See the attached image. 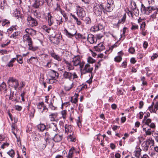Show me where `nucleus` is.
Here are the masks:
<instances>
[{
  "instance_id": "nucleus-8",
  "label": "nucleus",
  "mask_w": 158,
  "mask_h": 158,
  "mask_svg": "<svg viewBox=\"0 0 158 158\" xmlns=\"http://www.w3.org/2000/svg\"><path fill=\"white\" fill-rule=\"evenodd\" d=\"M93 69V67L91 66L89 64H86L85 67L84 69L82 70V73H91Z\"/></svg>"
},
{
  "instance_id": "nucleus-58",
  "label": "nucleus",
  "mask_w": 158,
  "mask_h": 158,
  "mask_svg": "<svg viewBox=\"0 0 158 158\" xmlns=\"http://www.w3.org/2000/svg\"><path fill=\"white\" fill-rule=\"evenodd\" d=\"M138 28V26H135L133 25L132 27H131V29L132 30H135L136 29H137Z\"/></svg>"
},
{
  "instance_id": "nucleus-29",
  "label": "nucleus",
  "mask_w": 158,
  "mask_h": 158,
  "mask_svg": "<svg viewBox=\"0 0 158 158\" xmlns=\"http://www.w3.org/2000/svg\"><path fill=\"white\" fill-rule=\"evenodd\" d=\"M74 150V148L73 147L71 148L70 150L68 156V157L69 158H71L72 157L73 155V151Z\"/></svg>"
},
{
  "instance_id": "nucleus-41",
  "label": "nucleus",
  "mask_w": 158,
  "mask_h": 158,
  "mask_svg": "<svg viewBox=\"0 0 158 158\" xmlns=\"http://www.w3.org/2000/svg\"><path fill=\"white\" fill-rule=\"evenodd\" d=\"M78 95H77L76 97L72 98L71 100V102L73 103H76L77 101V97Z\"/></svg>"
},
{
  "instance_id": "nucleus-62",
  "label": "nucleus",
  "mask_w": 158,
  "mask_h": 158,
  "mask_svg": "<svg viewBox=\"0 0 158 158\" xmlns=\"http://www.w3.org/2000/svg\"><path fill=\"white\" fill-rule=\"evenodd\" d=\"M131 62L132 63L134 64L135 62L136 61L134 58H131Z\"/></svg>"
},
{
  "instance_id": "nucleus-13",
  "label": "nucleus",
  "mask_w": 158,
  "mask_h": 158,
  "mask_svg": "<svg viewBox=\"0 0 158 158\" xmlns=\"http://www.w3.org/2000/svg\"><path fill=\"white\" fill-rule=\"evenodd\" d=\"M26 34L28 35H30L32 36L35 35L36 34V31L32 29L27 28L25 30Z\"/></svg>"
},
{
  "instance_id": "nucleus-11",
  "label": "nucleus",
  "mask_w": 158,
  "mask_h": 158,
  "mask_svg": "<svg viewBox=\"0 0 158 158\" xmlns=\"http://www.w3.org/2000/svg\"><path fill=\"white\" fill-rule=\"evenodd\" d=\"M131 8L133 10V13L136 16H138V10L136 9V5L135 2H131Z\"/></svg>"
},
{
  "instance_id": "nucleus-28",
  "label": "nucleus",
  "mask_w": 158,
  "mask_h": 158,
  "mask_svg": "<svg viewBox=\"0 0 158 158\" xmlns=\"http://www.w3.org/2000/svg\"><path fill=\"white\" fill-rule=\"evenodd\" d=\"M154 102H152V105L149 107L148 110L150 111L151 113H156V110H155L153 108V105H154Z\"/></svg>"
},
{
  "instance_id": "nucleus-46",
  "label": "nucleus",
  "mask_w": 158,
  "mask_h": 158,
  "mask_svg": "<svg viewBox=\"0 0 158 158\" xmlns=\"http://www.w3.org/2000/svg\"><path fill=\"white\" fill-rule=\"evenodd\" d=\"M18 32H16L15 31H14L13 34L10 36L15 38L18 35Z\"/></svg>"
},
{
  "instance_id": "nucleus-34",
  "label": "nucleus",
  "mask_w": 158,
  "mask_h": 158,
  "mask_svg": "<svg viewBox=\"0 0 158 158\" xmlns=\"http://www.w3.org/2000/svg\"><path fill=\"white\" fill-rule=\"evenodd\" d=\"M38 128L41 131H43L45 129L46 127L44 124H40L38 126Z\"/></svg>"
},
{
  "instance_id": "nucleus-19",
  "label": "nucleus",
  "mask_w": 158,
  "mask_h": 158,
  "mask_svg": "<svg viewBox=\"0 0 158 158\" xmlns=\"http://www.w3.org/2000/svg\"><path fill=\"white\" fill-rule=\"evenodd\" d=\"M0 91L3 92L5 93L7 92L6 91V85L4 82H3L0 86Z\"/></svg>"
},
{
  "instance_id": "nucleus-55",
  "label": "nucleus",
  "mask_w": 158,
  "mask_h": 158,
  "mask_svg": "<svg viewBox=\"0 0 158 158\" xmlns=\"http://www.w3.org/2000/svg\"><path fill=\"white\" fill-rule=\"evenodd\" d=\"M148 46V43L147 42L144 41L143 44V46L144 48H146Z\"/></svg>"
},
{
  "instance_id": "nucleus-26",
  "label": "nucleus",
  "mask_w": 158,
  "mask_h": 158,
  "mask_svg": "<svg viewBox=\"0 0 158 158\" xmlns=\"http://www.w3.org/2000/svg\"><path fill=\"white\" fill-rule=\"evenodd\" d=\"M144 125H143V130L145 131V133L146 135H151L152 133V131L151 129L150 128L148 129L147 130L145 128H144L143 127Z\"/></svg>"
},
{
  "instance_id": "nucleus-44",
  "label": "nucleus",
  "mask_w": 158,
  "mask_h": 158,
  "mask_svg": "<svg viewBox=\"0 0 158 158\" xmlns=\"http://www.w3.org/2000/svg\"><path fill=\"white\" fill-rule=\"evenodd\" d=\"M14 15L15 16L18 17V18L21 17L19 12H18L17 11L15 12Z\"/></svg>"
},
{
  "instance_id": "nucleus-35",
  "label": "nucleus",
  "mask_w": 158,
  "mask_h": 158,
  "mask_svg": "<svg viewBox=\"0 0 158 158\" xmlns=\"http://www.w3.org/2000/svg\"><path fill=\"white\" fill-rule=\"evenodd\" d=\"M73 134H69V136L68 137V139L70 141H74L75 138L73 137L72 135Z\"/></svg>"
},
{
  "instance_id": "nucleus-27",
  "label": "nucleus",
  "mask_w": 158,
  "mask_h": 158,
  "mask_svg": "<svg viewBox=\"0 0 158 158\" xmlns=\"http://www.w3.org/2000/svg\"><path fill=\"white\" fill-rule=\"evenodd\" d=\"M6 93V96L7 97L6 98H8L9 99H12V97L13 96V93H11V91H9L8 92H7Z\"/></svg>"
},
{
  "instance_id": "nucleus-43",
  "label": "nucleus",
  "mask_w": 158,
  "mask_h": 158,
  "mask_svg": "<svg viewBox=\"0 0 158 158\" xmlns=\"http://www.w3.org/2000/svg\"><path fill=\"white\" fill-rule=\"evenodd\" d=\"M63 118L65 119L66 118V111L65 110H63L61 112Z\"/></svg>"
},
{
  "instance_id": "nucleus-12",
  "label": "nucleus",
  "mask_w": 158,
  "mask_h": 158,
  "mask_svg": "<svg viewBox=\"0 0 158 158\" xmlns=\"http://www.w3.org/2000/svg\"><path fill=\"white\" fill-rule=\"evenodd\" d=\"M65 133L67 134H73V128L71 125H66L65 126Z\"/></svg>"
},
{
  "instance_id": "nucleus-9",
  "label": "nucleus",
  "mask_w": 158,
  "mask_h": 158,
  "mask_svg": "<svg viewBox=\"0 0 158 158\" xmlns=\"http://www.w3.org/2000/svg\"><path fill=\"white\" fill-rule=\"evenodd\" d=\"M27 20L29 25L32 27L36 26L38 24L37 21L31 16H28Z\"/></svg>"
},
{
  "instance_id": "nucleus-30",
  "label": "nucleus",
  "mask_w": 158,
  "mask_h": 158,
  "mask_svg": "<svg viewBox=\"0 0 158 158\" xmlns=\"http://www.w3.org/2000/svg\"><path fill=\"white\" fill-rule=\"evenodd\" d=\"M51 56L52 57H53L54 58L58 61H60L61 60V58L60 56L55 54H52Z\"/></svg>"
},
{
  "instance_id": "nucleus-1",
  "label": "nucleus",
  "mask_w": 158,
  "mask_h": 158,
  "mask_svg": "<svg viewBox=\"0 0 158 158\" xmlns=\"http://www.w3.org/2000/svg\"><path fill=\"white\" fill-rule=\"evenodd\" d=\"M154 144V141L151 138H149L146 141L143 142L141 144V149L139 148V149L142 151H146L148 150V148L150 145L151 146H153Z\"/></svg>"
},
{
  "instance_id": "nucleus-61",
  "label": "nucleus",
  "mask_w": 158,
  "mask_h": 158,
  "mask_svg": "<svg viewBox=\"0 0 158 158\" xmlns=\"http://www.w3.org/2000/svg\"><path fill=\"white\" fill-rule=\"evenodd\" d=\"M157 14V12H155L154 13V14L152 15L151 16V17L153 18H156V15Z\"/></svg>"
},
{
  "instance_id": "nucleus-5",
  "label": "nucleus",
  "mask_w": 158,
  "mask_h": 158,
  "mask_svg": "<svg viewBox=\"0 0 158 158\" xmlns=\"http://www.w3.org/2000/svg\"><path fill=\"white\" fill-rule=\"evenodd\" d=\"M103 8L102 5L96 4L94 7V11L97 15H100L101 14L102 9Z\"/></svg>"
},
{
  "instance_id": "nucleus-20",
  "label": "nucleus",
  "mask_w": 158,
  "mask_h": 158,
  "mask_svg": "<svg viewBox=\"0 0 158 158\" xmlns=\"http://www.w3.org/2000/svg\"><path fill=\"white\" fill-rule=\"evenodd\" d=\"M52 38H53L54 40H55L56 43L59 42V40L61 39V37L60 33L56 34L55 36L52 35Z\"/></svg>"
},
{
  "instance_id": "nucleus-2",
  "label": "nucleus",
  "mask_w": 158,
  "mask_h": 158,
  "mask_svg": "<svg viewBox=\"0 0 158 158\" xmlns=\"http://www.w3.org/2000/svg\"><path fill=\"white\" fill-rule=\"evenodd\" d=\"M23 40L24 42H26L27 44H28V45L29 46L28 49L29 50L33 51H35L36 50V48H34L32 46V42L31 39L28 35L26 34L24 35L23 38Z\"/></svg>"
},
{
  "instance_id": "nucleus-49",
  "label": "nucleus",
  "mask_w": 158,
  "mask_h": 158,
  "mask_svg": "<svg viewBox=\"0 0 158 158\" xmlns=\"http://www.w3.org/2000/svg\"><path fill=\"white\" fill-rule=\"evenodd\" d=\"M158 55L156 54H153V56L151 57L152 60H154L155 58H156L158 57Z\"/></svg>"
},
{
  "instance_id": "nucleus-21",
  "label": "nucleus",
  "mask_w": 158,
  "mask_h": 158,
  "mask_svg": "<svg viewBox=\"0 0 158 158\" xmlns=\"http://www.w3.org/2000/svg\"><path fill=\"white\" fill-rule=\"evenodd\" d=\"M50 120L52 121H57L58 120L56 119L57 116V114L56 113H53L50 115Z\"/></svg>"
},
{
  "instance_id": "nucleus-51",
  "label": "nucleus",
  "mask_w": 158,
  "mask_h": 158,
  "mask_svg": "<svg viewBox=\"0 0 158 158\" xmlns=\"http://www.w3.org/2000/svg\"><path fill=\"white\" fill-rule=\"evenodd\" d=\"M129 51L130 53L133 54L135 52V49L133 48H131L129 49Z\"/></svg>"
},
{
  "instance_id": "nucleus-54",
  "label": "nucleus",
  "mask_w": 158,
  "mask_h": 158,
  "mask_svg": "<svg viewBox=\"0 0 158 158\" xmlns=\"http://www.w3.org/2000/svg\"><path fill=\"white\" fill-rule=\"evenodd\" d=\"M36 58L34 57H31L30 59H29L28 60L27 62L28 63H31V61L33 60V59H36Z\"/></svg>"
},
{
  "instance_id": "nucleus-7",
  "label": "nucleus",
  "mask_w": 158,
  "mask_h": 158,
  "mask_svg": "<svg viewBox=\"0 0 158 158\" xmlns=\"http://www.w3.org/2000/svg\"><path fill=\"white\" fill-rule=\"evenodd\" d=\"M77 13L79 17L83 18L85 15V11L81 7L79 6L77 7Z\"/></svg>"
},
{
  "instance_id": "nucleus-36",
  "label": "nucleus",
  "mask_w": 158,
  "mask_h": 158,
  "mask_svg": "<svg viewBox=\"0 0 158 158\" xmlns=\"http://www.w3.org/2000/svg\"><path fill=\"white\" fill-rule=\"evenodd\" d=\"M16 31V28L15 27H12L8 29L7 30V32L9 33H10L12 31L14 32Z\"/></svg>"
},
{
  "instance_id": "nucleus-6",
  "label": "nucleus",
  "mask_w": 158,
  "mask_h": 158,
  "mask_svg": "<svg viewBox=\"0 0 158 158\" xmlns=\"http://www.w3.org/2000/svg\"><path fill=\"white\" fill-rule=\"evenodd\" d=\"M144 121H145V124L149 126L152 129L155 128V124L154 123H152V120L150 118H147L146 116H144Z\"/></svg>"
},
{
  "instance_id": "nucleus-14",
  "label": "nucleus",
  "mask_w": 158,
  "mask_h": 158,
  "mask_svg": "<svg viewBox=\"0 0 158 158\" xmlns=\"http://www.w3.org/2000/svg\"><path fill=\"white\" fill-rule=\"evenodd\" d=\"M94 48L96 51L98 52H101L105 49V47L102 43L98 44L97 46H95Z\"/></svg>"
},
{
  "instance_id": "nucleus-3",
  "label": "nucleus",
  "mask_w": 158,
  "mask_h": 158,
  "mask_svg": "<svg viewBox=\"0 0 158 158\" xmlns=\"http://www.w3.org/2000/svg\"><path fill=\"white\" fill-rule=\"evenodd\" d=\"M72 62H73L74 65L77 66L79 65L81 68H82L84 64V63L83 62H81L80 58L79 56L74 57L73 59Z\"/></svg>"
},
{
  "instance_id": "nucleus-56",
  "label": "nucleus",
  "mask_w": 158,
  "mask_h": 158,
  "mask_svg": "<svg viewBox=\"0 0 158 158\" xmlns=\"http://www.w3.org/2000/svg\"><path fill=\"white\" fill-rule=\"evenodd\" d=\"M9 23V22L8 20H6L5 21H3L2 23V25L3 26H5L6 24H8Z\"/></svg>"
},
{
  "instance_id": "nucleus-15",
  "label": "nucleus",
  "mask_w": 158,
  "mask_h": 158,
  "mask_svg": "<svg viewBox=\"0 0 158 158\" xmlns=\"http://www.w3.org/2000/svg\"><path fill=\"white\" fill-rule=\"evenodd\" d=\"M140 30L142 31V34L144 36H145L146 34V32L144 31L145 28V22H142L141 23H140Z\"/></svg>"
},
{
  "instance_id": "nucleus-38",
  "label": "nucleus",
  "mask_w": 158,
  "mask_h": 158,
  "mask_svg": "<svg viewBox=\"0 0 158 158\" xmlns=\"http://www.w3.org/2000/svg\"><path fill=\"white\" fill-rule=\"evenodd\" d=\"M122 58L121 56H118L114 58V60L117 62H120L122 60Z\"/></svg>"
},
{
  "instance_id": "nucleus-60",
  "label": "nucleus",
  "mask_w": 158,
  "mask_h": 158,
  "mask_svg": "<svg viewBox=\"0 0 158 158\" xmlns=\"http://www.w3.org/2000/svg\"><path fill=\"white\" fill-rule=\"evenodd\" d=\"M0 52L1 54H6L7 51L6 50H1L0 51Z\"/></svg>"
},
{
  "instance_id": "nucleus-17",
  "label": "nucleus",
  "mask_w": 158,
  "mask_h": 158,
  "mask_svg": "<svg viewBox=\"0 0 158 158\" xmlns=\"http://www.w3.org/2000/svg\"><path fill=\"white\" fill-rule=\"evenodd\" d=\"M43 0H36L33 6L35 8H37L41 4H43Z\"/></svg>"
},
{
  "instance_id": "nucleus-24",
  "label": "nucleus",
  "mask_w": 158,
  "mask_h": 158,
  "mask_svg": "<svg viewBox=\"0 0 158 158\" xmlns=\"http://www.w3.org/2000/svg\"><path fill=\"white\" fill-rule=\"evenodd\" d=\"M140 82H141L142 85L144 86L147 85V82L145 77H141Z\"/></svg>"
},
{
  "instance_id": "nucleus-10",
  "label": "nucleus",
  "mask_w": 158,
  "mask_h": 158,
  "mask_svg": "<svg viewBox=\"0 0 158 158\" xmlns=\"http://www.w3.org/2000/svg\"><path fill=\"white\" fill-rule=\"evenodd\" d=\"M37 106L39 111H41L42 113H43L44 111L47 112L48 110V109L45 106H44V103L43 102L39 103Z\"/></svg>"
},
{
  "instance_id": "nucleus-18",
  "label": "nucleus",
  "mask_w": 158,
  "mask_h": 158,
  "mask_svg": "<svg viewBox=\"0 0 158 158\" xmlns=\"http://www.w3.org/2000/svg\"><path fill=\"white\" fill-rule=\"evenodd\" d=\"M62 139V135L56 134L53 138V140L55 142H59Z\"/></svg>"
},
{
  "instance_id": "nucleus-53",
  "label": "nucleus",
  "mask_w": 158,
  "mask_h": 158,
  "mask_svg": "<svg viewBox=\"0 0 158 158\" xmlns=\"http://www.w3.org/2000/svg\"><path fill=\"white\" fill-rule=\"evenodd\" d=\"M73 87V84H72L70 85V86L69 87L68 86H65V89L66 90L68 91L70 89H71L72 87Z\"/></svg>"
},
{
  "instance_id": "nucleus-32",
  "label": "nucleus",
  "mask_w": 158,
  "mask_h": 158,
  "mask_svg": "<svg viewBox=\"0 0 158 158\" xmlns=\"http://www.w3.org/2000/svg\"><path fill=\"white\" fill-rule=\"evenodd\" d=\"M64 61L65 63L67 64V67L69 69V70H71L73 69V66L70 63L65 60H64Z\"/></svg>"
},
{
  "instance_id": "nucleus-52",
  "label": "nucleus",
  "mask_w": 158,
  "mask_h": 158,
  "mask_svg": "<svg viewBox=\"0 0 158 158\" xmlns=\"http://www.w3.org/2000/svg\"><path fill=\"white\" fill-rule=\"evenodd\" d=\"M15 108L16 110L20 111L22 109V107L19 106H15Z\"/></svg>"
},
{
  "instance_id": "nucleus-16",
  "label": "nucleus",
  "mask_w": 158,
  "mask_h": 158,
  "mask_svg": "<svg viewBox=\"0 0 158 158\" xmlns=\"http://www.w3.org/2000/svg\"><path fill=\"white\" fill-rule=\"evenodd\" d=\"M87 40L90 44H93L94 43L95 40H96V39L94 38L93 35L89 34L88 36Z\"/></svg>"
},
{
  "instance_id": "nucleus-22",
  "label": "nucleus",
  "mask_w": 158,
  "mask_h": 158,
  "mask_svg": "<svg viewBox=\"0 0 158 158\" xmlns=\"http://www.w3.org/2000/svg\"><path fill=\"white\" fill-rule=\"evenodd\" d=\"M58 74L56 73L54 71H51L49 74V76L51 78L49 79V80H51L56 79V77L57 76Z\"/></svg>"
},
{
  "instance_id": "nucleus-42",
  "label": "nucleus",
  "mask_w": 158,
  "mask_h": 158,
  "mask_svg": "<svg viewBox=\"0 0 158 158\" xmlns=\"http://www.w3.org/2000/svg\"><path fill=\"white\" fill-rule=\"evenodd\" d=\"M140 10L142 13L145 14L146 12L145 8L144 6L141 7Z\"/></svg>"
},
{
  "instance_id": "nucleus-37",
  "label": "nucleus",
  "mask_w": 158,
  "mask_h": 158,
  "mask_svg": "<svg viewBox=\"0 0 158 158\" xmlns=\"http://www.w3.org/2000/svg\"><path fill=\"white\" fill-rule=\"evenodd\" d=\"M8 154L12 157H14L15 154V152L13 150H11L8 152Z\"/></svg>"
},
{
  "instance_id": "nucleus-63",
  "label": "nucleus",
  "mask_w": 158,
  "mask_h": 158,
  "mask_svg": "<svg viewBox=\"0 0 158 158\" xmlns=\"http://www.w3.org/2000/svg\"><path fill=\"white\" fill-rule=\"evenodd\" d=\"M13 66V63L11 61L9 62L8 64V66L9 67H12Z\"/></svg>"
},
{
  "instance_id": "nucleus-23",
  "label": "nucleus",
  "mask_w": 158,
  "mask_h": 158,
  "mask_svg": "<svg viewBox=\"0 0 158 158\" xmlns=\"http://www.w3.org/2000/svg\"><path fill=\"white\" fill-rule=\"evenodd\" d=\"M72 76V74L71 73L67 72H65L63 74L64 77L65 78L69 79V80H70Z\"/></svg>"
},
{
  "instance_id": "nucleus-59",
  "label": "nucleus",
  "mask_w": 158,
  "mask_h": 158,
  "mask_svg": "<svg viewBox=\"0 0 158 158\" xmlns=\"http://www.w3.org/2000/svg\"><path fill=\"white\" fill-rule=\"evenodd\" d=\"M49 107L52 110H55L56 108V107L53 106L52 104L49 105Z\"/></svg>"
},
{
  "instance_id": "nucleus-40",
  "label": "nucleus",
  "mask_w": 158,
  "mask_h": 158,
  "mask_svg": "<svg viewBox=\"0 0 158 158\" xmlns=\"http://www.w3.org/2000/svg\"><path fill=\"white\" fill-rule=\"evenodd\" d=\"M88 61L89 63H93L95 62V60H94L91 57H89L88 58Z\"/></svg>"
},
{
  "instance_id": "nucleus-57",
  "label": "nucleus",
  "mask_w": 158,
  "mask_h": 158,
  "mask_svg": "<svg viewBox=\"0 0 158 158\" xmlns=\"http://www.w3.org/2000/svg\"><path fill=\"white\" fill-rule=\"evenodd\" d=\"M139 104L140 106H139V108H142L143 106L144 105L143 102L142 101H140L139 103Z\"/></svg>"
},
{
  "instance_id": "nucleus-39",
  "label": "nucleus",
  "mask_w": 158,
  "mask_h": 158,
  "mask_svg": "<svg viewBox=\"0 0 158 158\" xmlns=\"http://www.w3.org/2000/svg\"><path fill=\"white\" fill-rule=\"evenodd\" d=\"M107 3L109 6H110L112 7L114 6V1L113 0H108Z\"/></svg>"
},
{
  "instance_id": "nucleus-33",
  "label": "nucleus",
  "mask_w": 158,
  "mask_h": 158,
  "mask_svg": "<svg viewBox=\"0 0 158 158\" xmlns=\"http://www.w3.org/2000/svg\"><path fill=\"white\" fill-rule=\"evenodd\" d=\"M16 58L17 61H18L19 63L20 64L23 63V58L20 55L17 56Z\"/></svg>"
},
{
  "instance_id": "nucleus-48",
  "label": "nucleus",
  "mask_w": 158,
  "mask_h": 158,
  "mask_svg": "<svg viewBox=\"0 0 158 158\" xmlns=\"http://www.w3.org/2000/svg\"><path fill=\"white\" fill-rule=\"evenodd\" d=\"M45 134V139L47 141V140H48L49 139V137L50 136L49 135V133L48 132L46 133Z\"/></svg>"
},
{
  "instance_id": "nucleus-45",
  "label": "nucleus",
  "mask_w": 158,
  "mask_h": 158,
  "mask_svg": "<svg viewBox=\"0 0 158 158\" xmlns=\"http://www.w3.org/2000/svg\"><path fill=\"white\" fill-rule=\"evenodd\" d=\"M91 29L93 31H98L99 30V28L97 26H94L91 28Z\"/></svg>"
},
{
  "instance_id": "nucleus-4",
  "label": "nucleus",
  "mask_w": 158,
  "mask_h": 158,
  "mask_svg": "<svg viewBox=\"0 0 158 158\" xmlns=\"http://www.w3.org/2000/svg\"><path fill=\"white\" fill-rule=\"evenodd\" d=\"M7 83L9 86L14 88L15 89H16L19 85L18 81L13 77H10Z\"/></svg>"
},
{
  "instance_id": "nucleus-50",
  "label": "nucleus",
  "mask_w": 158,
  "mask_h": 158,
  "mask_svg": "<svg viewBox=\"0 0 158 158\" xmlns=\"http://www.w3.org/2000/svg\"><path fill=\"white\" fill-rule=\"evenodd\" d=\"M154 109L155 110H156V111L157 110H158V102H157L156 103V104L154 105Z\"/></svg>"
},
{
  "instance_id": "nucleus-47",
  "label": "nucleus",
  "mask_w": 158,
  "mask_h": 158,
  "mask_svg": "<svg viewBox=\"0 0 158 158\" xmlns=\"http://www.w3.org/2000/svg\"><path fill=\"white\" fill-rule=\"evenodd\" d=\"M111 6H108L106 8V10L108 12H110L112 10V8L111 7Z\"/></svg>"
},
{
  "instance_id": "nucleus-64",
  "label": "nucleus",
  "mask_w": 158,
  "mask_h": 158,
  "mask_svg": "<svg viewBox=\"0 0 158 158\" xmlns=\"http://www.w3.org/2000/svg\"><path fill=\"white\" fill-rule=\"evenodd\" d=\"M126 120V118L125 117H122L121 118V120L122 123L124 122Z\"/></svg>"
},
{
  "instance_id": "nucleus-25",
  "label": "nucleus",
  "mask_w": 158,
  "mask_h": 158,
  "mask_svg": "<svg viewBox=\"0 0 158 158\" xmlns=\"http://www.w3.org/2000/svg\"><path fill=\"white\" fill-rule=\"evenodd\" d=\"M64 31L65 32L66 35H67L68 37L70 38L76 34V32H72V33H70L66 29L64 30Z\"/></svg>"
},
{
  "instance_id": "nucleus-31",
  "label": "nucleus",
  "mask_w": 158,
  "mask_h": 158,
  "mask_svg": "<svg viewBox=\"0 0 158 158\" xmlns=\"http://www.w3.org/2000/svg\"><path fill=\"white\" fill-rule=\"evenodd\" d=\"M48 21L49 25L51 26L53 22L52 20L51 19L52 16H51L50 14L49 13L48 14Z\"/></svg>"
}]
</instances>
